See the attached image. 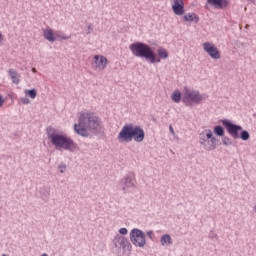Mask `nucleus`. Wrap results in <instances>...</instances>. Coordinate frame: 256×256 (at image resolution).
Segmentation results:
<instances>
[{"mask_svg":"<svg viewBox=\"0 0 256 256\" xmlns=\"http://www.w3.org/2000/svg\"><path fill=\"white\" fill-rule=\"evenodd\" d=\"M74 131L80 137H89V131H93L94 135H101L105 133V128L103 127L101 118L95 113L81 112L78 124H74Z\"/></svg>","mask_w":256,"mask_h":256,"instance_id":"nucleus-1","label":"nucleus"},{"mask_svg":"<svg viewBox=\"0 0 256 256\" xmlns=\"http://www.w3.org/2000/svg\"><path fill=\"white\" fill-rule=\"evenodd\" d=\"M129 50L134 57L145 59L152 64L161 63V59H169V52L165 48L159 47L157 53H155L153 48L145 42H134L130 44Z\"/></svg>","mask_w":256,"mask_h":256,"instance_id":"nucleus-2","label":"nucleus"},{"mask_svg":"<svg viewBox=\"0 0 256 256\" xmlns=\"http://www.w3.org/2000/svg\"><path fill=\"white\" fill-rule=\"evenodd\" d=\"M46 135L57 151H61V149L69 151V153H75L77 151V143L71 137L58 133L55 128L48 126L46 128Z\"/></svg>","mask_w":256,"mask_h":256,"instance_id":"nucleus-3","label":"nucleus"},{"mask_svg":"<svg viewBox=\"0 0 256 256\" xmlns=\"http://www.w3.org/2000/svg\"><path fill=\"white\" fill-rule=\"evenodd\" d=\"M220 123H222L227 133L230 134V137L234 139H241L242 141H249L251 139L249 131L243 130L241 125H237L229 119H221Z\"/></svg>","mask_w":256,"mask_h":256,"instance_id":"nucleus-4","label":"nucleus"},{"mask_svg":"<svg viewBox=\"0 0 256 256\" xmlns=\"http://www.w3.org/2000/svg\"><path fill=\"white\" fill-rule=\"evenodd\" d=\"M199 143L205 151H215L219 140L213 135L211 129H205L199 134Z\"/></svg>","mask_w":256,"mask_h":256,"instance_id":"nucleus-5","label":"nucleus"},{"mask_svg":"<svg viewBox=\"0 0 256 256\" xmlns=\"http://www.w3.org/2000/svg\"><path fill=\"white\" fill-rule=\"evenodd\" d=\"M201 101H205V96L199 90H191L189 87H184V94L182 96V103L186 107H192L193 103L199 105Z\"/></svg>","mask_w":256,"mask_h":256,"instance_id":"nucleus-6","label":"nucleus"},{"mask_svg":"<svg viewBox=\"0 0 256 256\" xmlns=\"http://www.w3.org/2000/svg\"><path fill=\"white\" fill-rule=\"evenodd\" d=\"M145 232L138 228H133L130 231V241L135 245V247H145L147 245Z\"/></svg>","mask_w":256,"mask_h":256,"instance_id":"nucleus-7","label":"nucleus"},{"mask_svg":"<svg viewBox=\"0 0 256 256\" xmlns=\"http://www.w3.org/2000/svg\"><path fill=\"white\" fill-rule=\"evenodd\" d=\"M120 143H131L133 141V123L125 124L117 136Z\"/></svg>","mask_w":256,"mask_h":256,"instance_id":"nucleus-8","label":"nucleus"},{"mask_svg":"<svg viewBox=\"0 0 256 256\" xmlns=\"http://www.w3.org/2000/svg\"><path fill=\"white\" fill-rule=\"evenodd\" d=\"M114 246L117 249H122L124 252L129 251L131 252L133 249V246L131 245V242H129V239L125 238V236L117 235L113 239Z\"/></svg>","mask_w":256,"mask_h":256,"instance_id":"nucleus-9","label":"nucleus"},{"mask_svg":"<svg viewBox=\"0 0 256 256\" xmlns=\"http://www.w3.org/2000/svg\"><path fill=\"white\" fill-rule=\"evenodd\" d=\"M134 179L135 175L130 173L120 180V187H122V191H124V193H127L128 189H135Z\"/></svg>","mask_w":256,"mask_h":256,"instance_id":"nucleus-10","label":"nucleus"},{"mask_svg":"<svg viewBox=\"0 0 256 256\" xmlns=\"http://www.w3.org/2000/svg\"><path fill=\"white\" fill-rule=\"evenodd\" d=\"M132 141L143 143L145 141V130L141 125L132 126Z\"/></svg>","mask_w":256,"mask_h":256,"instance_id":"nucleus-11","label":"nucleus"},{"mask_svg":"<svg viewBox=\"0 0 256 256\" xmlns=\"http://www.w3.org/2000/svg\"><path fill=\"white\" fill-rule=\"evenodd\" d=\"M203 49L212 59H221V52H219V49L215 45L205 42Z\"/></svg>","mask_w":256,"mask_h":256,"instance_id":"nucleus-12","label":"nucleus"},{"mask_svg":"<svg viewBox=\"0 0 256 256\" xmlns=\"http://www.w3.org/2000/svg\"><path fill=\"white\" fill-rule=\"evenodd\" d=\"M172 11L174 15H185V2H183V0H174Z\"/></svg>","mask_w":256,"mask_h":256,"instance_id":"nucleus-13","label":"nucleus"},{"mask_svg":"<svg viewBox=\"0 0 256 256\" xmlns=\"http://www.w3.org/2000/svg\"><path fill=\"white\" fill-rule=\"evenodd\" d=\"M107 57L105 56H100V55H95L94 56V65L96 69H99V71L105 70V67H107Z\"/></svg>","mask_w":256,"mask_h":256,"instance_id":"nucleus-14","label":"nucleus"},{"mask_svg":"<svg viewBox=\"0 0 256 256\" xmlns=\"http://www.w3.org/2000/svg\"><path fill=\"white\" fill-rule=\"evenodd\" d=\"M208 5L214 9H225L229 7V0H207Z\"/></svg>","mask_w":256,"mask_h":256,"instance_id":"nucleus-15","label":"nucleus"},{"mask_svg":"<svg viewBox=\"0 0 256 256\" xmlns=\"http://www.w3.org/2000/svg\"><path fill=\"white\" fill-rule=\"evenodd\" d=\"M38 195L40 199L44 201V203H47V201H49V197L51 196V188L48 186L41 187L38 191Z\"/></svg>","mask_w":256,"mask_h":256,"instance_id":"nucleus-16","label":"nucleus"},{"mask_svg":"<svg viewBox=\"0 0 256 256\" xmlns=\"http://www.w3.org/2000/svg\"><path fill=\"white\" fill-rule=\"evenodd\" d=\"M184 21L188 23H199L200 18L196 13H187L183 16Z\"/></svg>","mask_w":256,"mask_h":256,"instance_id":"nucleus-17","label":"nucleus"},{"mask_svg":"<svg viewBox=\"0 0 256 256\" xmlns=\"http://www.w3.org/2000/svg\"><path fill=\"white\" fill-rule=\"evenodd\" d=\"M8 73L10 75V78L12 79V83H14V85H19L21 81L19 78L21 77V75H19L17 70L11 68L9 69Z\"/></svg>","mask_w":256,"mask_h":256,"instance_id":"nucleus-18","label":"nucleus"},{"mask_svg":"<svg viewBox=\"0 0 256 256\" xmlns=\"http://www.w3.org/2000/svg\"><path fill=\"white\" fill-rule=\"evenodd\" d=\"M160 243L163 247H165V245H173V239L171 238V235L164 234L160 238Z\"/></svg>","mask_w":256,"mask_h":256,"instance_id":"nucleus-19","label":"nucleus"},{"mask_svg":"<svg viewBox=\"0 0 256 256\" xmlns=\"http://www.w3.org/2000/svg\"><path fill=\"white\" fill-rule=\"evenodd\" d=\"M44 39H46V41H49L50 43L55 42L56 38L52 29L44 30Z\"/></svg>","mask_w":256,"mask_h":256,"instance_id":"nucleus-20","label":"nucleus"},{"mask_svg":"<svg viewBox=\"0 0 256 256\" xmlns=\"http://www.w3.org/2000/svg\"><path fill=\"white\" fill-rule=\"evenodd\" d=\"M213 133L217 137H224L225 136V128H223V126H221V125H216L213 128Z\"/></svg>","mask_w":256,"mask_h":256,"instance_id":"nucleus-21","label":"nucleus"},{"mask_svg":"<svg viewBox=\"0 0 256 256\" xmlns=\"http://www.w3.org/2000/svg\"><path fill=\"white\" fill-rule=\"evenodd\" d=\"M171 99L174 103H181V101H183V97L181 96L179 90H176L172 93Z\"/></svg>","mask_w":256,"mask_h":256,"instance_id":"nucleus-22","label":"nucleus"},{"mask_svg":"<svg viewBox=\"0 0 256 256\" xmlns=\"http://www.w3.org/2000/svg\"><path fill=\"white\" fill-rule=\"evenodd\" d=\"M25 95H28L30 99H35V97H37V90L35 88L25 90Z\"/></svg>","mask_w":256,"mask_h":256,"instance_id":"nucleus-23","label":"nucleus"},{"mask_svg":"<svg viewBox=\"0 0 256 256\" xmlns=\"http://www.w3.org/2000/svg\"><path fill=\"white\" fill-rule=\"evenodd\" d=\"M222 143L225 147H229V145H233V141L228 136H222Z\"/></svg>","mask_w":256,"mask_h":256,"instance_id":"nucleus-24","label":"nucleus"},{"mask_svg":"<svg viewBox=\"0 0 256 256\" xmlns=\"http://www.w3.org/2000/svg\"><path fill=\"white\" fill-rule=\"evenodd\" d=\"M58 169H59L60 173H65V169H67V165L65 163H61L58 166Z\"/></svg>","mask_w":256,"mask_h":256,"instance_id":"nucleus-25","label":"nucleus"},{"mask_svg":"<svg viewBox=\"0 0 256 256\" xmlns=\"http://www.w3.org/2000/svg\"><path fill=\"white\" fill-rule=\"evenodd\" d=\"M209 239H219V236L212 230L208 235Z\"/></svg>","mask_w":256,"mask_h":256,"instance_id":"nucleus-26","label":"nucleus"},{"mask_svg":"<svg viewBox=\"0 0 256 256\" xmlns=\"http://www.w3.org/2000/svg\"><path fill=\"white\" fill-rule=\"evenodd\" d=\"M119 233L120 235H127V233H129V230H127V228H120Z\"/></svg>","mask_w":256,"mask_h":256,"instance_id":"nucleus-27","label":"nucleus"},{"mask_svg":"<svg viewBox=\"0 0 256 256\" xmlns=\"http://www.w3.org/2000/svg\"><path fill=\"white\" fill-rule=\"evenodd\" d=\"M21 102L23 103V105H29V103H31V100H29V98L25 97L21 99Z\"/></svg>","mask_w":256,"mask_h":256,"instance_id":"nucleus-28","label":"nucleus"},{"mask_svg":"<svg viewBox=\"0 0 256 256\" xmlns=\"http://www.w3.org/2000/svg\"><path fill=\"white\" fill-rule=\"evenodd\" d=\"M60 39H63L64 41H67L68 39H71V36H66V35H57Z\"/></svg>","mask_w":256,"mask_h":256,"instance_id":"nucleus-29","label":"nucleus"},{"mask_svg":"<svg viewBox=\"0 0 256 256\" xmlns=\"http://www.w3.org/2000/svg\"><path fill=\"white\" fill-rule=\"evenodd\" d=\"M146 235H147V237H149V239L153 240V235H154V233H153L152 230L147 231V232H146Z\"/></svg>","mask_w":256,"mask_h":256,"instance_id":"nucleus-30","label":"nucleus"},{"mask_svg":"<svg viewBox=\"0 0 256 256\" xmlns=\"http://www.w3.org/2000/svg\"><path fill=\"white\" fill-rule=\"evenodd\" d=\"M5 41V36L3 33L0 32V45H3V42Z\"/></svg>","mask_w":256,"mask_h":256,"instance_id":"nucleus-31","label":"nucleus"},{"mask_svg":"<svg viewBox=\"0 0 256 256\" xmlns=\"http://www.w3.org/2000/svg\"><path fill=\"white\" fill-rule=\"evenodd\" d=\"M3 103H5V99L3 98V95H0V107H3Z\"/></svg>","mask_w":256,"mask_h":256,"instance_id":"nucleus-32","label":"nucleus"},{"mask_svg":"<svg viewBox=\"0 0 256 256\" xmlns=\"http://www.w3.org/2000/svg\"><path fill=\"white\" fill-rule=\"evenodd\" d=\"M87 29H88V31H93V24H89V25L87 26Z\"/></svg>","mask_w":256,"mask_h":256,"instance_id":"nucleus-33","label":"nucleus"},{"mask_svg":"<svg viewBox=\"0 0 256 256\" xmlns=\"http://www.w3.org/2000/svg\"><path fill=\"white\" fill-rule=\"evenodd\" d=\"M170 132H172V134H175V130H173V126H169Z\"/></svg>","mask_w":256,"mask_h":256,"instance_id":"nucleus-34","label":"nucleus"},{"mask_svg":"<svg viewBox=\"0 0 256 256\" xmlns=\"http://www.w3.org/2000/svg\"><path fill=\"white\" fill-rule=\"evenodd\" d=\"M31 71H32V73H37V69L36 68H32Z\"/></svg>","mask_w":256,"mask_h":256,"instance_id":"nucleus-35","label":"nucleus"},{"mask_svg":"<svg viewBox=\"0 0 256 256\" xmlns=\"http://www.w3.org/2000/svg\"><path fill=\"white\" fill-rule=\"evenodd\" d=\"M248 1H250V3L255 4V0H248Z\"/></svg>","mask_w":256,"mask_h":256,"instance_id":"nucleus-36","label":"nucleus"},{"mask_svg":"<svg viewBox=\"0 0 256 256\" xmlns=\"http://www.w3.org/2000/svg\"><path fill=\"white\" fill-rule=\"evenodd\" d=\"M89 34H91V31H88V32H87V35H89Z\"/></svg>","mask_w":256,"mask_h":256,"instance_id":"nucleus-37","label":"nucleus"},{"mask_svg":"<svg viewBox=\"0 0 256 256\" xmlns=\"http://www.w3.org/2000/svg\"><path fill=\"white\" fill-rule=\"evenodd\" d=\"M153 121H157L156 119H153Z\"/></svg>","mask_w":256,"mask_h":256,"instance_id":"nucleus-38","label":"nucleus"},{"mask_svg":"<svg viewBox=\"0 0 256 256\" xmlns=\"http://www.w3.org/2000/svg\"><path fill=\"white\" fill-rule=\"evenodd\" d=\"M2 256H6L5 254H3Z\"/></svg>","mask_w":256,"mask_h":256,"instance_id":"nucleus-39","label":"nucleus"}]
</instances>
